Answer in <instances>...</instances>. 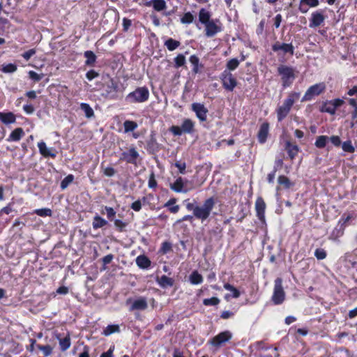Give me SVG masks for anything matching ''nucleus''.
Here are the masks:
<instances>
[{
    "mask_svg": "<svg viewBox=\"0 0 357 357\" xmlns=\"http://www.w3.org/2000/svg\"><path fill=\"white\" fill-rule=\"evenodd\" d=\"M209 11L202 8L199 12V22L205 26V35L211 38L222 31V23L219 20H211Z\"/></svg>",
    "mask_w": 357,
    "mask_h": 357,
    "instance_id": "f257e3e1",
    "label": "nucleus"
},
{
    "mask_svg": "<svg viewBox=\"0 0 357 357\" xmlns=\"http://www.w3.org/2000/svg\"><path fill=\"white\" fill-rule=\"evenodd\" d=\"M300 95L298 92L289 93L283 104L277 109L278 121H282L288 115L294 102L300 98Z\"/></svg>",
    "mask_w": 357,
    "mask_h": 357,
    "instance_id": "f03ea898",
    "label": "nucleus"
},
{
    "mask_svg": "<svg viewBox=\"0 0 357 357\" xmlns=\"http://www.w3.org/2000/svg\"><path fill=\"white\" fill-rule=\"evenodd\" d=\"M215 206V202L213 197H210L204 201L202 206L196 205L194 211V216L202 222L206 220L210 215Z\"/></svg>",
    "mask_w": 357,
    "mask_h": 357,
    "instance_id": "7ed1b4c3",
    "label": "nucleus"
},
{
    "mask_svg": "<svg viewBox=\"0 0 357 357\" xmlns=\"http://www.w3.org/2000/svg\"><path fill=\"white\" fill-rule=\"evenodd\" d=\"M278 73L281 77L284 88L290 86L296 79L295 70L291 66L280 65L278 68Z\"/></svg>",
    "mask_w": 357,
    "mask_h": 357,
    "instance_id": "20e7f679",
    "label": "nucleus"
},
{
    "mask_svg": "<svg viewBox=\"0 0 357 357\" xmlns=\"http://www.w3.org/2000/svg\"><path fill=\"white\" fill-rule=\"evenodd\" d=\"M149 98V91L147 87H137L135 91L129 93L126 100L130 103H142L148 100Z\"/></svg>",
    "mask_w": 357,
    "mask_h": 357,
    "instance_id": "39448f33",
    "label": "nucleus"
},
{
    "mask_svg": "<svg viewBox=\"0 0 357 357\" xmlns=\"http://www.w3.org/2000/svg\"><path fill=\"white\" fill-rule=\"evenodd\" d=\"M272 50L277 53L279 59L282 62L286 61L285 56L294 54V47L291 43L276 42L272 45Z\"/></svg>",
    "mask_w": 357,
    "mask_h": 357,
    "instance_id": "423d86ee",
    "label": "nucleus"
},
{
    "mask_svg": "<svg viewBox=\"0 0 357 357\" xmlns=\"http://www.w3.org/2000/svg\"><path fill=\"white\" fill-rule=\"evenodd\" d=\"M119 91V84L114 79L109 78V81L105 82L102 86V96L109 100L117 98V92Z\"/></svg>",
    "mask_w": 357,
    "mask_h": 357,
    "instance_id": "0eeeda50",
    "label": "nucleus"
},
{
    "mask_svg": "<svg viewBox=\"0 0 357 357\" xmlns=\"http://www.w3.org/2000/svg\"><path fill=\"white\" fill-rule=\"evenodd\" d=\"M285 299V292L282 287V280L278 278L274 281L273 293L271 298L275 305L282 304Z\"/></svg>",
    "mask_w": 357,
    "mask_h": 357,
    "instance_id": "6e6552de",
    "label": "nucleus"
},
{
    "mask_svg": "<svg viewBox=\"0 0 357 357\" xmlns=\"http://www.w3.org/2000/svg\"><path fill=\"white\" fill-rule=\"evenodd\" d=\"M326 89V85L324 83L321 82L318 84H315L310 87L308 88V89L306 91L305 95L302 98V101H309L312 100L315 96H317L320 95L321 93H323Z\"/></svg>",
    "mask_w": 357,
    "mask_h": 357,
    "instance_id": "1a4fd4ad",
    "label": "nucleus"
},
{
    "mask_svg": "<svg viewBox=\"0 0 357 357\" xmlns=\"http://www.w3.org/2000/svg\"><path fill=\"white\" fill-rule=\"evenodd\" d=\"M220 79L224 88L229 91H232L236 86V80L233 75L228 70H225L220 75Z\"/></svg>",
    "mask_w": 357,
    "mask_h": 357,
    "instance_id": "9d476101",
    "label": "nucleus"
},
{
    "mask_svg": "<svg viewBox=\"0 0 357 357\" xmlns=\"http://www.w3.org/2000/svg\"><path fill=\"white\" fill-rule=\"evenodd\" d=\"M232 337V334L229 331H223L220 333L211 340H209V343L215 347H220L223 344L229 342Z\"/></svg>",
    "mask_w": 357,
    "mask_h": 357,
    "instance_id": "9b49d317",
    "label": "nucleus"
},
{
    "mask_svg": "<svg viewBox=\"0 0 357 357\" xmlns=\"http://www.w3.org/2000/svg\"><path fill=\"white\" fill-rule=\"evenodd\" d=\"M139 154L135 148H130L121 153L119 160L136 165Z\"/></svg>",
    "mask_w": 357,
    "mask_h": 357,
    "instance_id": "f8f14e48",
    "label": "nucleus"
},
{
    "mask_svg": "<svg viewBox=\"0 0 357 357\" xmlns=\"http://www.w3.org/2000/svg\"><path fill=\"white\" fill-rule=\"evenodd\" d=\"M191 107L200 121H206L208 111L203 104L194 102L192 104Z\"/></svg>",
    "mask_w": 357,
    "mask_h": 357,
    "instance_id": "ddd939ff",
    "label": "nucleus"
},
{
    "mask_svg": "<svg viewBox=\"0 0 357 357\" xmlns=\"http://www.w3.org/2000/svg\"><path fill=\"white\" fill-rule=\"evenodd\" d=\"M187 180H183L182 177H178L176 181L170 184V188L176 192L187 193L191 188L186 187Z\"/></svg>",
    "mask_w": 357,
    "mask_h": 357,
    "instance_id": "4468645a",
    "label": "nucleus"
},
{
    "mask_svg": "<svg viewBox=\"0 0 357 357\" xmlns=\"http://www.w3.org/2000/svg\"><path fill=\"white\" fill-rule=\"evenodd\" d=\"M38 147L40 151V153L44 157H51L55 158L56 156V151L53 148H48L46 144L41 141L38 143Z\"/></svg>",
    "mask_w": 357,
    "mask_h": 357,
    "instance_id": "2eb2a0df",
    "label": "nucleus"
},
{
    "mask_svg": "<svg viewBox=\"0 0 357 357\" xmlns=\"http://www.w3.org/2000/svg\"><path fill=\"white\" fill-rule=\"evenodd\" d=\"M325 20V17L320 11H316L312 13L310 27H317L320 26Z\"/></svg>",
    "mask_w": 357,
    "mask_h": 357,
    "instance_id": "dca6fc26",
    "label": "nucleus"
},
{
    "mask_svg": "<svg viewBox=\"0 0 357 357\" xmlns=\"http://www.w3.org/2000/svg\"><path fill=\"white\" fill-rule=\"evenodd\" d=\"M266 208V204L261 197H258L255 202V209L257 215L259 220L264 218V213Z\"/></svg>",
    "mask_w": 357,
    "mask_h": 357,
    "instance_id": "f3484780",
    "label": "nucleus"
},
{
    "mask_svg": "<svg viewBox=\"0 0 357 357\" xmlns=\"http://www.w3.org/2000/svg\"><path fill=\"white\" fill-rule=\"evenodd\" d=\"M146 6H153V9L158 12L162 11L167 8L165 0H151L144 3Z\"/></svg>",
    "mask_w": 357,
    "mask_h": 357,
    "instance_id": "a211bd4d",
    "label": "nucleus"
},
{
    "mask_svg": "<svg viewBox=\"0 0 357 357\" xmlns=\"http://www.w3.org/2000/svg\"><path fill=\"white\" fill-rule=\"evenodd\" d=\"M319 4V0H300L299 10L301 13H305L308 10V7H317Z\"/></svg>",
    "mask_w": 357,
    "mask_h": 357,
    "instance_id": "6ab92c4d",
    "label": "nucleus"
},
{
    "mask_svg": "<svg viewBox=\"0 0 357 357\" xmlns=\"http://www.w3.org/2000/svg\"><path fill=\"white\" fill-rule=\"evenodd\" d=\"M269 130V125L268 123H263L258 132V140L260 143L263 144L266 141Z\"/></svg>",
    "mask_w": 357,
    "mask_h": 357,
    "instance_id": "aec40b11",
    "label": "nucleus"
},
{
    "mask_svg": "<svg viewBox=\"0 0 357 357\" xmlns=\"http://www.w3.org/2000/svg\"><path fill=\"white\" fill-rule=\"evenodd\" d=\"M0 121L3 124L8 125L15 123L16 116L11 112H0Z\"/></svg>",
    "mask_w": 357,
    "mask_h": 357,
    "instance_id": "412c9836",
    "label": "nucleus"
},
{
    "mask_svg": "<svg viewBox=\"0 0 357 357\" xmlns=\"http://www.w3.org/2000/svg\"><path fill=\"white\" fill-rule=\"evenodd\" d=\"M148 307L147 301L144 297H140L138 299H136L133 301L130 310H144L146 309Z\"/></svg>",
    "mask_w": 357,
    "mask_h": 357,
    "instance_id": "4be33fe9",
    "label": "nucleus"
},
{
    "mask_svg": "<svg viewBox=\"0 0 357 357\" xmlns=\"http://www.w3.org/2000/svg\"><path fill=\"white\" fill-rule=\"evenodd\" d=\"M24 135V132L22 128H17L11 132L7 139L8 142H18Z\"/></svg>",
    "mask_w": 357,
    "mask_h": 357,
    "instance_id": "5701e85b",
    "label": "nucleus"
},
{
    "mask_svg": "<svg viewBox=\"0 0 357 357\" xmlns=\"http://www.w3.org/2000/svg\"><path fill=\"white\" fill-rule=\"evenodd\" d=\"M285 145V149L289 158L293 160L299 151L298 146L296 144H291L289 142H287Z\"/></svg>",
    "mask_w": 357,
    "mask_h": 357,
    "instance_id": "b1692460",
    "label": "nucleus"
},
{
    "mask_svg": "<svg viewBox=\"0 0 357 357\" xmlns=\"http://www.w3.org/2000/svg\"><path fill=\"white\" fill-rule=\"evenodd\" d=\"M183 133H192L194 130L195 123L190 119L183 120L181 126Z\"/></svg>",
    "mask_w": 357,
    "mask_h": 357,
    "instance_id": "393cba45",
    "label": "nucleus"
},
{
    "mask_svg": "<svg viewBox=\"0 0 357 357\" xmlns=\"http://www.w3.org/2000/svg\"><path fill=\"white\" fill-rule=\"evenodd\" d=\"M136 264L140 268H148L151 266V261L145 255H139L136 258Z\"/></svg>",
    "mask_w": 357,
    "mask_h": 357,
    "instance_id": "a878e982",
    "label": "nucleus"
},
{
    "mask_svg": "<svg viewBox=\"0 0 357 357\" xmlns=\"http://www.w3.org/2000/svg\"><path fill=\"white\" fill-rule=\"evenodd\" d=\"M57 338L59 340V346L61 351H65L70 348L71 342L69 333L63 338H59V337H57Z\"/></svg>",
    "mask_w": 357,
    "mask_h": 357,
    "instance_id": "bb28decb",
    "label": "nucleus"
},
{
    "mask_svg": "<svg viewBox=\"0 0 357 357\" xmlns=\"http://www.w3.org/2000/svg\"><path fill=\"white\" fill-rule=\"evenodd\" d=\"M176 202V199L172 198L165 204L164 206L167 207L172 213H176L178 212L180 207L178 205H175Z\"/></svg>",
    "mask_w": 357,
    "mask_h": 357,
    "instance_id": "cd10ccee",
    "label": "nucleus"
},
{
    "mask_svg": "<svg viewBox=\"0 0 357 357\" xmlns=\"http://www.w3.org/2000/svg\"><path fill=\"white\" fill-rule=\"evenodd\" d=\"M80 108L84 112L86 118L91 119L94 116L93 109L88 103L82 102L80 104Z\"/></svg>",
    "mask_w": 357,
    "mask_h": 357,
    "instance_id": "c85d7f7f",
    "label": "nucleus"
},
{
    "mask_svg": "<svg viewBox=\"0 0 357 357\" xmlns=\"http://www.w3.org/2000/svg\"><path fill=\"white\" fill-rule=\"evenodd\" d=\"M189 280L192 284H199L203 282V277L198 271H195L190 275Z\"/></svg>",
    "mask_w": 357,
    "mask_h": 357,
    "instance_id": "c756f323",
    "label": "nucleus"
},
{
    "mask_svg": "<svg viewBox=\"0 0 357 357\" xmlns=\"http://www.w3.org/2000/svg\"><path fill=\"white\" fill-rule=\"evenodd\" d=\"M280 185L283 186L284 189H289L294 185V183L286 176L280 175L278 178Z\"/></svg>",
    "mask_w": 357,
    "mask_h": 357,
    "instance_id": "7c9ffc66",
    "label": "nucleus"
},
{
    "mask_svg": "<svg viewBox=\"0 0 357 357\" xmlns=\"http://www.w3.org/2000/svg\"><path fill=\"white\" fill-rule=\"evenodd\" d=\"M107 224V221L100 217L99 215H96L93 218V221L92 223L93 228L94 229H97L105 226Z\"/></svg>",
    "mask_w": 357,
    "mask_h": 357,
    "instance_id": "2f4dec72",
    "label": "nucleus"
},
{
    "mask_svg": "<svg viewBox=\"0 0 357 357\" xmlns=\"http://www.w3.org/2000/svg\"><path fill=\"white\" fill-rule=\"evenodd\" d=\"M120 331L119 326L116 324L108 325L102 332V334L105 336H109L114 333H119Z\"/></svg>",
    "mask_w": 357,
    "mask_h": 357,
    "instance_id": "473e14b6",
    "label": "nucleus"
},
{
    "mask_svg": "<svg viewBox=\"0 0 357 357\" xmlns=\"http://www.w3.org/2000/svg\"><path fill=\"white\" fill-rule=\"evenodd\" d=\"M84 56L86 58L85 61L86 66H92L96 62V56L92 51H86L84 52Z\"/></svg>",
    "mask_w": 357,
    "mask_h": 357,
    "instance_id": "72a5a7b5",
    "label": "nucleus"
},
{
    "mask_svg": "<svg viewBox=\"0 0 357 357\" xmlns=\"http://www.w3.org/2000/svg\"><path fill=\"white\" fill-rule=\"evenodd\" d=\"M165 45L169 51H173L179 47L180 42L172 38H169L165 42Z\"/></svg>",
    "mask_w": 357,
    "mask_h": 357,
    "instance_id": "f704fd0d",
    "label": "nucleus"
},
{
    "mask_svg": "<svg viewBox=\"0 0 357 357\" xmlns=\"http://www.w3.org/2000/svg\"><path fill=\"white\" fill-rule=\"evenodd\" d=\"M159 284L162 287H172L174 284V280L166 275H162L159 279Z\"/></svg>",
    "mask_w": 357,
    "mask_h": 357,
    "instance_id": "c9c22d12",
    "label": "nucleus"
},
{
    "mask_svg": "<svg viewBox=\"0 0 357 357\" xmlns=\"http://www.w3.org/2000/svg\"><path fill=\"white\" fill-rule=\"evenodd\" d=\"M328 137L326 135H320L317 137L314 145L319 149H322L326 146Z\"/></svg>",
    "mask_w": 357,
    "mask_h": 357,
    "instance_id": "e433bc0d",
    "label": "nucleus"
},
{
    "mask_svg": "<svg viewBox=\"0 0 357 357\" xmlns=\"http://www.w3.org/2000/svg\"><path fill=\"white\" fill-rule=\"evenodd\" d=\"M125 132H132L137 128L136 122L127 120L123 123Z\"/></svg>",
    "mask_w": 357,
    "mask_h": 357,
    "instance_id": "4c0bfd02",
    "label": "nucleus"
},
{
    "mask_svg": "<svg viewBox=\"0 0 357 357\" xmlns=\"http://www.w3.org/2000/svg\"><path fill=\"white\" fill-rule=\"evenodd\" d=\"M194 20V15L190 12H187L181 18V22L184 24H189L192 23Z\"/></svg>",
    "mask_w": 357,
    "mask_h": 357,
    "instance_id": "58836bf2",
    "label": "nucleus"
},
{
    "mask_svg": "<svg viewBox=\"0 0 357 357\" xmlns=\"http://www.w3.org/2000/svg\"><path fill=\"white\" fill-rule=\"evenodd\" d=\"M36 347L43 351L44 357L50 356L52 353V347L50 345H40L37 344Z\"/></svg>",
    "mask_w": 357,
    "mask_h": 357,
    "instance_id": "ea45409f",
    "label": "nucleus"
},
{
    "mask_svg": "<svg viewBox=\"0 0 357 357\" xmlns=\"http://www.w3.org/2000/svg\"><path fill=\"white\" fill-rule=\"evenodd\" d=\"M224 288L228 291H230L232 294L231 296L234 298H237L240 296V292L236 288L234 287V286H232L231 284H229V283H225L224 284Z\"/></svg>",
    "mask_w": 357,
    "mask_h": 357,
    "instance_id": "a19ab883",
    "label": "nucleus"
},
{
    "mask_svg": "<svg viewBox=\"0 0 357 357\" xmlns=\"http://www.w3.org/2000/svg\"><path fill=\"white\" fill-rule=\"evenodd\" d=\"M239 65V61L234 58V59H231L230 60H229L227 63V70L228 71H231V70H234L235 69H236L238 68Z\"/></svg>",
    "mask_w": 357,
    "mask_h": 357,
    "instance_id": "79ce46f5",
    "label": "nucleus"
},
{
    "mask_svg": "<svg viewBox=\"0 0 357 357\" xmlns=\"http://www.w3.org/2000/svg\"><path fill=\"white\" fill-rule=\"evenodd\" d=\"M17 68L15 64L8 63L2 66L1 71L4 73H13L17 70Z\"/></svg>",
    "mask_w": 357,
    "mask_h": 357,
    "instance_id": "37998d69",
    "label": "nucleus"
},
{
    "mask_svg": "<svg viewBox=\"0 0 357 357\" xmlns=\"http://www.w3.org/2000/svg\"><path fill=\"white\" fill-rule=\"evenodd\" d=\"M74 180V176L72 174L68 175L61 182V188L66 189Z\"/></svg>",
    "mask_w": 357,
    "mask_h": 357,
    "instance_id": "c03bdc74",
    "label": "nucleus"
},
{
    "mask_svg": "<svg viewBox=\"0 0 357 357\" xmlns=\"http://www.w3.org/2000/svg\"><path fill=\"white\" fill-rule=\"evenodd\" d=\"M342 150L345 152L348 153H354L355 151V148L352 145L351 140H347L344 142L342 144Z\"/></svg>",
    "mask_w": 357,
    "mask_h": 357,
    "instance_id": "a18cd8bd",
    "label": "nucleus"
},
{
    "mask_svg": "<svg viewBox=\"0 0 357 357\" xmlns=\"http://www.w3.org/2000/svg\"><path fill=\"white\" fill-rule=\"evenodd\" d=\"M220 299L217 297H212L211 298H205L203 301V304L206 306L217 305L220 303Z\"/></svg>",
    "mask_w": 357,
    "mask_h": 357,
    "instance_id": "49530a36",
    "label": "nucleus"
},
{
    "mask_svg": "<svg viewBox=\"0 0 357 357\" xmlns=\"http://www.w3.org/2000/svg\"><path fill=\"white\" fill-rule=\"evenodd\" d=\"M34 213L41 217L51 216L52 211L50 208H39L34 211Z\"/></svg>",
    "mask_w": 357,
    "mask_h": 357,
    "instance_id": "de8ad7c7",
    "label": "nucleus"
},
{
    "mask_svg": "<svg viewBox=\"0 0 357 357\" xmlns=\"http://www.w3.org/2000/svg\"><path fill=\"white\" fill-rule=\"evenodd\" d=\"M322 112H325L329 113L331 114H334L336 112V109L331 103V101L326 102L322 107Z\"/></svg>",
    "mask_w": 357,
    "mask_h": 357,
    "instance_id": "09e8293b",
    "label": "nucleus"
},
{
    "mask_svg": "<svg viewBox=\"0 0 357 357\" xmlns=\"http://www.w3.org/2000/svg\"><path fill=\"white\" fill-rule=\"evenodd\" d=\"M175 67L179 68L185 63V58L183 54H178L174 58Z\"/></svg>",
    "mask_w": 357,
    "mask_h": 357,
    "instance_id": "8fccbe9b",
    "label": "nucleus"
},
{
    "mask_svg": "<svg viewBox=\"0 0 357 357\" xmlns=\"http://www.w3.org/2000/svg\"><path fill=\"white\" fill-rule=\"evenodd\" d=\"M342 235H343V230L335 228L331 232V234L329 236V239L335 241L339 237L342 236Z\"/></svg>",
    "mask_w": 357,
    "mask_h": 357,
    "instance_id": "3c124183",
    "label": "nucleus"
},
{
    "mask_svg": "<svg viewBox=\"0 0 357 357\" xmlns=\"http://www.w3.org/2000/svg\"><path fill=\"white\" fill-rule=\"evenodd\" d=\"M326 255V252L322 248H317L314 251V256L319 260L324 259Z\"/></svg>",
    "mask_w": 357,
    "mask_h": 357,
    "instance_id": "603ef678",
    "label": "nucleus"
},
{
    "mask_svg": "<svg viewBox=\"0 0 357 357\" xmlns=\"http://www.w3.org/2000/svg\"><path fill=\"white\" fill-rule=\"evenodd\" d=\"M114 226L119 231H123L126 227L127 226V223L119 219L114 220Z\"/></svg>",
    "mask_w": 357,
    "mask_h": 357,
    "instance_id": "864d4df0",
    "label": "nucleus"
},
{
    "mask_svg": "<svg viewBox=\"0 0 357 357\" xmlns=\"http://www.w3.org/2000/svg\"><path fill=\"white\" fill-rule=\"evenodd\" d=\"M169 131L175 136H180L183 133L181 127L178 126H172Z\"/></svg>",
    "mask_w": 357,
    "mask_h": 357,
    "instance_id": "5fc2aeb1",
    "label": "nucleus"
},
{
    "mask_svg": "<svg viewBox=\"0 0 357 357\" xmlns=\"http://www.w3.org/2000/svg\"><path fill=\"white\" fill-rule=\"evenodd\" d=\"M148 185L150 188H155L157 186L155 174L153 172L151 173L149 176Z\"/></svg>",
    "mask_w": 357,
    "mask_h": 357,
    "instance_id": "6e6d98bb",
    "label": "nucleus"
},
{
    "mask_svg": "<svg viewBox=\"0 0 357 357\" xmlns=\"http://www.w3.org/2000/svg\"><path fill=\"white\" fill-rule=\"evenodd\" d=\"M29 77L36 81V82H38L40 81L43 77V75L41 74V75H39L37 73H36L35 71H33V70H30L29 72Z\"/></svg>",
    "mask_w": 357,
    "mask_h": 357,
    "instance_id": "4d7b16f0",
    "label": "nucleus"
},
{
    "mask_svg": "<svg viewBox=\"0 0 357 357\" xmlns=\"http://www.w3.org/2000/svg\"><path fill=\"white\" fill-rule=\"evenodd\" d=\"M98 76L99 73L95 71L94 70H91L86 73V77L89 81H91L92 79L98 77Z\"/></svg>",
    "mask_w": 357,
    "mask_h": 357,
    "instance_id": "13d9d810",
    "label": "nucleus"
},
{
    "mask_svg": "<svg viewBox=\"0 0 357 357\" xmlns=\"http://www.w3.org/2000/svg\"><path fill=\"white\" fill-rule=\"evenodd\" d=\"M105 209L106 211L107 218L109 220H112L114 215H116V211L114 210L113 208L109 206H105Z\"/></svg>",
    "mask_w": 357,
    "mask_h": 357,
    "instance_id": "bf43d9fd",
    "label": "nucleus"
},
{
    "mask_svg": "<svg viewBox=\"0 0 357 357\" xmlns=\"http://www.w3.org/2000/svg\"><path fill=\"white\" fill-rule=\"evenodd\" d=\"M175 166L178 169L181 174H184L185 173L186 165L185 162L177 161L175 162Z\"/></svg>",
    "mask_w": 357,
    "mask_h": 357,
    "instance_id": "052dcab7",
    "label": "nucleus"
},
{
    "mask_svg": "<svg viewBox=\"0 0 357 357\" xmlns=\"http://www.w3.org/2000/svg\"><path fill=\"white\" fill-rule=\"evenodd\" d=\"M23 110L27 114H32L35 111V108L31 104H26L23 106Z\"/></svg>",
    "mask_w": 357,
    "mask_h": 357,
    "instance_id": "680f3d73",
    "label": "nucleus"
},
{
    "mask_svg": "<svg viewBox=\"0 0 357 357\" xmlns=\"http://www.w3.org/2000/svg\"><path fill=\"white\" fill-rule=\"evenodd\" d=\"M35 54H36V50L34 49H31V50H29L28 51L24 52L22 56L25 60L28 61Z\"/></svg>",
    "mask_w": 357,
    "mask_h": 357,
    "instance_id": "e2e57ef3",
    "label": "nucleus"
},
{
    "mask_svg": "<svg viewBox=\"0 0 357 357\" xmlns=\"http://www.w3.org/2000/svg\"><path fill=\"white\" fill-rule=\"evenodd\" d=\"M276 172H277V168H276V167H274L273 170L268 174L267 181L269 183H273Z\"/></svg>",
    "mask_w": 357,
    "mask_h": 357,
    "instance_id": "0e129e2a",
    "label": "nucleus"
},
{
    "mask_svg": "<svg viewBox=\"0 0 357 357\" xmlns=\"http://www.w3.org/2000/svg\"><path fill=\"white\" fill-rule=\"evenodd\" d=\"M103 173L105 176L111 177L115 174L116 172L113 167H107L104 169Z\"/></svg>",
    "mask_w": 357,
    "mask_h": 357,
    "instance_id": "69168bd1",
    "label": "nucleus"
},
{
    "mask_svg": "<svg viewBox=\"0 0 357 357\" xmlns=\"http://www.w3.org/2000/svg\"><path fill=\"white\" fill-rule=\"evenodd\" d=\"M330 140L332 142V144L335 146H339L341 144V140L338 136L333 135L330 137Z\"/></svg>",
    "mask_w": 357,
    "mask_h": 357,
    "instance_id": "338daca9",
    "label": "nucleus"
},
{
    "mask_svg": "<svg viewBox=\"0 0 357 357\" xmlns=\"http://www.w3.org/2000/svg\"><path fill=\"white\" fill-rule=\"evenodd\" d=\"M114 347H111L107 351L102 353L100 357H113Z\"/></svg>",
    "mask_w": 357,
    "mask_h": 357,
    "instance_id": "774afa93",
    "label": "nucleus"
}]
</instances>
